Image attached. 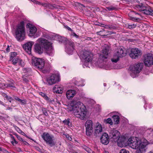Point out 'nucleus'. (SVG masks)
Instances as JSON below:
<instances>
[{
    "label": "nucleus",
    "mask_w": 153,
    "mask_h": 153,
    "mask_svg": "<svg viewBox=\"0 0 153 153\" xmlns=\"http://www.w3.org/2000/svg\"><path fill=\"white\" fill-rule=\"evenodd\" d=\"M104 121L106 123H108L111 125H112L113 124V122L112 120L110 118H108L107 119L104 120Z\"/></svg>",
    "instance_id": "obj_33"
},
{
    "label": "nucleus",
    "mask_w": 153,
    "mask_h": 153,
    "mask_svg": "<svg viewBox=\"0 0 153 153\" xmlns=\"http://www.w3.org/2000/svg\"><path fill=\"white\" fill-rule=\"evenodd\" d=\"M12 62L14 65H16L17 63H18L19 59L18 57H15L13 59Z\"/></svg>",
    "instance_id": "obj_36"
},
{
    "label": "nucleus",
    "mask_w": 153,
    "mask_h": 153,
    "mask_svg": "<svg viewBox=\"0 0 153 153\" xmlns=\"http://www.w3.org/2000/svg\"><path fill=\"white\" fill-rule=\"evenodd\" d=\"M106 8L109 11L113 10H115L116 9V8L115 7H113L112 6H110L109 7H107Z\"/></svg>",
    "instance_id": "obj_39"
},
{
    "label": "nucleus",
    "mask_w": 153,
    "mask_h": 153,
    "mask_svg": "<svg viewBox=\"0 0 153 153\" xmlns=\"http://www.w3.org/2000/svg\"><path fill=\"white\" fill-rule=\"evenodd\" d=\"M120 58L119 56L117 53H115L114 54L113 57L111 58V60L113 62L116 63L119 60Z\"/></svg>",
    "instance_id": "obj_24"
},
{
    "label": "nucleus",
    "mask_w": 153,
    "mask_h": 153,
    "mask_svg": "<svg viewBox=\"0 0 153 153\" xmlns=\"http://www.w3.org/2000/svg\"><path fill=\"white\" fill-rule=\"evenodd\" d=\"M6 99L8 100H13V98L11 97L8 96H7V97L6 98Z\"/></svg>",
    "instance_id": "obj_56"
},
{
    "label": "nucleus",
    "mask_w": 153,
    "mask_h": 153,
    "mask_svg": "<svg viewBox=\"0 0 153 153\" xmlns=\"http://www.w3.org/2000/svg\"><path fill=\"white\" fill-rule=\"evenodd\" d=\"M130 146L133 149H138L139 148H144L145 145L143 143L137 140L129 141L128 143Z\"/></svg>",
    "instance_id": "obj_8"
},
{
    "label": "nucleus",
    "mask_w": 153,
    "mask_h": 153,
    "mask_svg": "<svg viewBox=\"0 0 153 153\" xmlns=\"http://www.w3.org/2000/svg\"><path fill=\"white\" fill-rule=\"evenodd\" d=\"M142 54L141 51L137 48H133L131 49L129 56L132 59H137L140 57Z\"/></svg>",
    "instance_id": "obj_12"
},
{
    "label": "nucleus",
    "mask_w": 153,
    "mask_h": 153,
    "mask_svg": "<svg viewBox=\"0 0 153 153\" xmlns=\"http://www.w3.org/2000/svg\"><path fill=\"white\" fill-rule=\"evenodd\" d=\"M136 25L135 24H133L132 25H128V27L130 29H132L135 28L136 26Z\"/></svg>",
    "instance_id": "obj_41"
},
{
    "label": "nucleus",
    "mask_w": 153,
    "mask_h": 153,
    "mask_svg": "<svg viewBox=\"0 0 153 153\" xmlns=\"http://www.w3.org/2000/svg\"><path fill=\"white\" fill-rule=\"evenodd\" d=\"M18 143V142L16 141L15 138H13V140L11 141V143L14 146L15 145V144H17Z\"/></svg>",
    "instance_id": "obj_47"
},
{
    "label": "nucleus",
    "mask_w": 153,
    "mask_h": 153,
    "mask_svg": "<svg viewBox=\"0 0 153 153\" xmlns=\"http://www.w3.org/2000/svg\"><path fill=\"white\" fill-rule=\"evenodd\" d=\"M99 25L101 27H104L105 28V25L102 24H101L100 25Z\"/></svg>",
    "instance_id": "obj_61"
},
{
    "label": "nucleus",
    "mask_w": 153,
    "mask_h": 153,
    "mask_svg": "<svg viewBox=\"0 0 153 153\" xmlns=\"http://www.w3.org/2000/svg\"><path fill=\"white\" fill-rule=\"evenodd\" d=\"M45 3H41V2H39V1H36L35 4H37L39 5H42L43 7H44Z\"/></svg>",
    "instance_id": "obj_46"
},
{
    "label": "nucleus",
    "mask_w": 153,
    "mask_h": 153,
    "mask_svg": "<svg viewBox=\"0 0 153 153\" xmlns=\"http://www.w3.org/2000/svg\"><path fill=\"white\" fill-rule=\"evenodd\" d=\"M136 0V1L139 4H136V8L138 10V9L137 8V5L140 4H144V5H145V6H146L145 4H142L141 2H140V1H141V0Z\"/></svg>",
    "instance_id": "obj_48"
},
{
    "label": "nucleus",
    "mask_w": 153,
    "mask_h": 153,
    "mask_svg": "<svg viewBox=\"0 0 153 153\" xmlns=\"http://www.w3.org/2000/svg\"><path fill=\"white\" fill-rule=\"evenodd\" d=\"M22 142L25 145H27V144L28 145H29V144L28 143H27L26 141H24V140H23V141Z\"/></svg>",
    "instance_id": "obj_63"
},
{
    "label": "nucleus",
    "mask_w": 153,
    "mask_h": 153,
    "mask_svg": "<svg viewBox=\"0 0 153 153\" xmlns=\"http://www.w3.org/2000/svg\"><path fill=\"white\" fill-rule=\"evenodd\" d=\"M48 102L51 101L50 100V99L48 97L47 95L45 94L44 96L43 97Z\"/></svg>",
    "instance_id": "obj_49"
},
{
    "label": "nucleus",
    "mask_w": 153,
    "mask_h": 153,
    "mask_svg": "<svg viewBox=\"0 0 153 153\" xmlns=\"http://www.w3.org/2000/svg\"><path fill=\"white\" fill-rule=\"evenodd\" d=\"M83 149L86 151V150H87V148H88V147H87V146H84L83 147Z\"/></svg>",
    "instance_id": "obj_64"
},
{
    "label": "nucleus",
    "mask_w": 153,
    "mask_h": 153,
    "mask_svg": "<svg viewBox=\"0 0 153 153\" xmlns=\"http://www.w3.org/2000/svg\"><path fill=\"white\" fill-rule=\"evenodd\" d=\"M43 113L46 116H47L48 115V113L46 110H45L44 111H43Z\"/></svg>",
    "instance_id": "obj_59"
},
{
    "label": "nucleus",
    "mask_w": 153,
    "mask_h": 153,
    "mask_svg": "<svg viewBox=\"0 0 153 153\" xmlns=\"http://www.w3.org/2000/svg\"><path fill=\"white\" fill-rule=\"evenodd\" d=\"M93 123L91 120H88L86 122L85 125L86 128H93Z\"/></svg>",
    "instance_id": "obj_27"
},
{
    "label": "nucleus",
    "mask_w": 153,
    "mask_h": 153,
    "mask_svg": "<svg viewBox=\"0 0 153 153\" xmlns=\"http://www.w3.org/2000/svg\"><path fill=\"white\" fill-rule=\"evenodd\" d=\"M14 134L16 136L17 138L19 140L22 142L24 140H23V139L22 137H21L20 136L18 135L16 133H14Z\"/></svg>",
    "instance_id": "obj_42"
},
{
    "label": "nucleus",
    "mask_w": 153,
    "mask_h": 153,
    "mask_svg": "<svg viewBox=\"0 0 153 153\" xmlns=\"http://www.w3.org/2000/svg\"><path fill=\"white\" fill-rule=\"evenodd\" d=\"M33 44V42H27L23 45V48L24 49L29 55L31 53L32 47Z\"/></svg>",
    "instance_id": "obj_17"
},
{
    "label": "nucleus",
    "mask_w": 153,
    "mask_h": 153,
    "mask_svg": "<svg viewBox=\"0 0 153 153\" xmlns=\"http://www.w3.org/2000/svg\"><path fill=\"white\" fill-rule=\"evenodd\" d=\"M16 38L19 41H22L25 39V30L24 22H21L17 26L15 31Z\"/></svg>",
    "instance_id": "obj_2"
},
{
    "label": "nucleus",
    "mask_w": 153,
    "mask_h": 153,
    "mask_svg": "<svg viewBox=\"0 0 153 153\" xmlns=\"http://www.w3.org/2000/svg\"><path fill=\"white\" fill-rule=\"evenodd\" d=\"M59 76L56 74H52L47 79V82L50 85H53L59 81Z\"/></svg>",
    "instance_id": "obj_14"
},
{
    "label": "nucleus",
    "mask_w": 153,
    "mask_h": 153,
    "mask_svg": "<svg viewBox=\"0 0 153 153\" xmlns=\"http://www.w3.org/2000/svg\"><path fill=\"white\" fill-rule=\"evenodd\" d=\"M65 27L68 30L70 31H72V30L71 29V28H70V27H69L68 26L66 25L65 26Z\"/></svg>",
    "instance_id": "obj_55"
},
{
    "label": "nucleus",
    "mask_w": 153,
    "mask_h": 153,
    "mask_svg": "<svg viewBox=\"0 0 153 153\" xmlns=\"http://www.w3.org/2000/svg\"><path fill=\"white\" fill-rule=\"evenodd\" d=\"M63 122L64 125H68L69 126L71 127L72 126L71 123L69 119H65L63 121Z\"/></svg>",
    "instance_id": "obj_31"
},
{
    "label": "nucleus",
    "mask_w": 153,
    "mask_h": 153,
    "mask_svg": "<svg viewBox=\"0 0 153 153\" xmlns=\"http://www.w3.org/2000/svg\"><path fill=\"white\" fill-rule=\"evenodd\" d=\"M143 64L142 63L135 64L133 66H131L130 69L131 71V76L134 78L136 76L137 74L139 73L143 68Z\"/></svg>",
    "instance_id": "obj_6"
},
{
    "label": "nucleus",
    "mask_w": 153,
    "mask_h": 153,
    "mask_svg": "<svg viewBox=\"0 0 153 153\" xmlns=\"http://www.w3.org/2000/svg\"><path fill=\"white\" fill-rule=\"evenodd\" d=\"M22 78L23 82L25 83H27L31 80V78L29 77L28 74H23Z\"/></svg>",
    "instance_id": "obj_26"
},
{
    "label": "nucleus",
    "mask_w": 153,
    "mask_h": 153,
    "mask_svg": "<svg viewBox=\"0 0 153 153\" xmlns=\"http://www.w3.org/2000/svg\"><path fill=\"white\" fill-rule=\"evenodd\" d=\"M0 104L1 105L5 106V104L2 101H1L0 100Z\"/></svg>",
    "instance_id": "obj_60"
},
{
    "label": "nucleus",
    "mask_w": 153,
    "mask_h": 153,
    "mask_svg": "<svg viewBox=\"0 0 153 153\" xmlns=\"http://www.w3.org/2000/svg\"><path fill=\"white\" fill-rule=\"evenodd\" d=\"M120 153H130L129 151L125 149H122L120 151Z\"/></svg>",
    "instance_id": "obj_43"
},
{
    "label": "nucleus",
    "mask_w": 153,
    "mask_h": 153,
    "mask_svg": "<svg viewBox=\"0 0 153 153\" xmlns=\"http://www.w3.org/2000/svg\"><path fill=\"white\" fill-rule=\"evenodd\" d=\"M86 128V134L88 136H91L93 131V128Z\"/></svg>",
    "instance_id": "obj_32"
},
{
    "label": "nucleus",
    "mask_w": 153,
    "mask_h": 153,
    "mask_svg": "<svg viewBox=\"0 0 153 153\" xmlns=\"http://www.w3.org/2000/svg\"><path fill=\"white\" fill-rule=\"evenodd\" d=\"M72 35L73 36H75L76 38H78L79 37V36L76 35V34L75 33H74Z\"/></svg>",
    "instance_id": "obj_54"
},
{
    "label": "nucleus",
    "mask_w": 153,
    "mask_h": 153,
    "mask_svg": "<svg viewBox=\"0 0 153 153\" xmlns=\"http://www.w3.org/2000/svg\"><path fill=\"white\" fill-rule=\"evenodd\" d=\"M105 28L107 29L111 30L112 29H114V27H112L111 26L109 25H105Z\"/></svg>",
    "instance_id": "obj_44"
},
{
    "label": "nucleus",
    "mask_w": 153,
    "mask_h": 153,
    "mask_svg": "<svg viewBox=\"0 0 153 153\" xmlns=\"http://www.w3.org/2000/svg\"><path fill=\"white\" fill-rule=\"evenodd\" d=\"M44 7H48L51 9H53L58 8L54 4H52L49 3H45Z\"/></svg>",
    "instance_id": "obj_25"
},
{
    "label": "nucleus",
    "mask_w": 153,
    "mask_h": 153,
    "mask_svg": "<svg viewBox=\"0 0 153 153\" xmlns=\"http://www.w3.org/2000/svg\"><path fill=\"white\" fill-rule=\"evenodd\" d=\"M17 150L19 152H20L22 151V150L20 148H17Z\"/></svg>",
    "instance_id": "obj_62"
},
{
    "label": "nucleus",
    "mask_w": 153,
    "mask_h": 153,
    "mask_svg": "<svg viewBox=\"0 0 153 153\" xmlns=\"http://www.w3.org/2000/svg\"><path fill=\"white\" fill-rule=\"evenodd\" d=\"M23 73L25 75H28L31 71V69L30 68H23Z\"/></svg>",
    "instance_id": "obj_29"
},
{
    "label": "nucleus",
    "mask_w": 153,
    "mask_h": 153,
    "mask_svg": "<svg viewBox=\"0 0 153 153\" xmlns=\"http://www.w3.org/2000/svg\"><path fill=\"white\" fill-rule=\"evenodd\" d=\"M62 136L64 138H66L70 141H71L72 140V138L71 137L69 136L68 134L64 133L63 134Z\"/></svg>",
    "instance_id": "obj_34"
},
{
    "label": "nucleus",
    "mask_w": 153,
    "mask_h": 153,
    "mask_svg": "<svg viewBox=\"0 0 153 153\" xmlns=\"http://www.w3.org/2000/svg\"><path fill=\"white\" fill-rule=\"evenodd\" d=\"M72 111L76 117L83 120L86 114L85 105L79 101L73 100L71 102Z\"/></svg>",
    "instance_id": "obj_1"
},
{
    "label": "nucleus",
    "mask_w": 153,
    "mask_h": 153,
    "mask_svg": "<svg viewBox=\"0 0 153 153\" xmlns=\"http://www.w3.org/2000/svg\"><path fill=\"white\" fill-rule=\"evenodd\" d=\"M86 151L88 153H94V152H93L90 148L88 147V148H87V149L86 150Z\"/></svg>",
    "instance_id": "obj_50"
},
{
    "label": "nucleus",
    "mask_w": 153,
    "mask_h": 153,
    "mask_svg": "<svg viewBox=\"0 0 153 153\" xmlns=\"http://www.w3.org/2000/svg\"><path fill=\"white\" fill-rule=\"evenodd\" d=\"M65 51L69 54H72L74 49V43L70 41H66L65 46Z\"/></svg>",
    "instance_id": "obj_13"
},
{
    "label": "nucleus",
    "mask_w": 153,
    "mask_h": 153,
    "mask_svg": "<svg viewBox=\"0 0 153 153\" xmlns=\"http://www.w3.org/2000/svg\"><path fill=\"white\" fill-rule=\"evenodd\" d=\"M53 90L54 91L56 92V93L61 94L62 92L63 88L59 86L56 85L53 87Z\"/></svg>",
    "instance_id": "obj_23"
},
{
    "label": "nucleus",
    "mask_w": 153,
    "mask_h": 153,
    "mask_svg": "<svg viewBox=\"0 0 153 153\" xmlns=\"http://www.w3.org/2000/svg\"><path fill=\"white\" fill-rule=\"evenodd\" d=\"M26 27L29 29V35L31 36H33L37 31L36 27L30 23L27 24Z\"/></svg>",
    "instance_id": "obj_18"
},
{
    "label": "nucleus",
    "mask_w": 153,
    "mask_h": 153,
    "mask_svg": "<svg viewBox=\"0 0 153 153\" xmlns=\"http://www.w3.org/2000/svg\"><path fill=\"white\" fill-rule=\"evenodd\" d=\"M18 64L22 66H24L25 65L24 62L20 59H19Z\"/></svg>",
    "instance_id": "obj_40"
},
{
    "label": "nucleus",
    "mask_w": 153,
    "mask_h": 153,
    "mask_svg": "<svg viewBox=\"0 0 153 153\" xmlns=\"http://www.w3.org/2000/svg\"><path fill=\"white\" fill-rule=\"evenodd\" d=\"M55 39H56L59 42H62L63 40V37H62L60 36H55Z\"/></svg>",
    "instance_id": "obj_35"
},
{
    "label": "nucleus",
    "mask_w": 153,
    "mask_h": 153,
    "mask_svg": "<svg viewBox=\"0 0 153 153\" xmlns=\"http://www.w3.org/2000/svg\"><path fill=\"white\" fill-rule=\"evenodd\" d=\"M110 136L114 141H116L119 139L120 133L118 131L113 129L110 131Z\"/></svg>",
    "instance_id": "obj_16"
},
{
    "label": "nucleus",
    "mask_w": 153,
    "mask_h": 153,
    "mask_svg": "<svg viewBox=\"0 0 153 153\" xmlns=\"http://www.w3.org/2000/svg\"><path fill=\"white\" fill-rule=\"evenodd\" d=\"M144 63L146 66H150L153 65V55L151 54H147L144 58Z\"/></svg>",
    "instance_id": "obj_15"
},
{
    "label": "nucleus",
    "mask_w": 153,
    "mask_h": 153,
    "mask_svg": "<svg viewBox=\"0 0 153 153\" xmlns=\"http://www.w3.org/2000/svg\"><path fill=\"white\" fill-rule=\"evenodd\" d=\"M17 55L16 53L15 52H12L10 56V59L11 60H12L13 59L16 57V56Z\"/></svg>",
    "instance_id": "obj_38"
},
{
    "label": "nucleus",
    "mask_w": 153,
    "mask_h": 153,
    "mask_svg": "<svg viewBox=\"0 0 153 153\" xmlns=\"http://www.w3.org/2000/svg\"><path fill=\"white\" fill-rule=\"evenodd\" d=\"M76 93V91L74 90H68L66 93V97L68 99H71L74 96Z\"/></svg>",
    "instance_id": "obj_22"
},
{
    "label": "nucleus",
    "mask_w": 153,
    "mask_h": 153,
    "mask_svg": "<svg viewBox=\"0 0 153 153\" xmlns=\"http://www.w3.org/2000/svg\"><path fill=\"white\" fill-rule=\"evenodd\" d=\"M4 86H5L6 88H10L11 89H14L16 88L15 84L13 83H6L4 84Z\"/></svg>",
    "instance_id": "obj_30"
},
{
    "label": "nucleus",
    "mask_w": 153,
    "mask_h": 153,
    "mask_svg": "<svg viewBox=\"0 0 153 153\" xmlns=\"http://www.w3.org/2000/svg\"><path fill=\"white\" fill-rule=\"evenodd\" d=\"M137 7L138 10L143 13L153 16V10L150 8L148 6L140 4L137 5Z\"/></svg>",
    "instance_id": "obj_7"
},
{
    "label": "nucleus",
    "mask_w": 153,
    "mask_h": 153,
    "mask_svg": "<svg viewBox=\"0 0 153 153\" xmlns=\"http://www.w3.org/2000/svg\"><path fill=\"white\" fill-rule=\"evenodd\" d=\"M139 19L138 18L133 17L132 18V20L133 21H138Z\"/></svg>",
    "instance_id": "obj_57"
},
{
    "label": "nucleus",
    "mask_w": 153,
    "mask_h": 153,
    "mask_svg": "<svg viewBox=\"0 0 153 153\" xmlns=\"http://www.w3.org/2000/svg\"><path fill=\"white\" fill-rule=\"evenodd\" d=\"M144 148H139L137 150L136 153H143V152L144 151Z\"/></svg>",
    "instance_id": "obj_45"
},
{
    "label": "nucleus",
    "mask_w": 153,
    "mask_h": 153,
    "mask_svg": "<svg viewBox=\"0 0 153 153\" xmlns=\"http://www.w3.org/2000/svg\"><path fill=\"white\" fill-rule=\"evenodd\" d=\"M52 43L47 40L44 49L45 52L48 55L52 56L54 55V51L51 45Z\"/></svg>",
    "instance_id": "obj_9"
},
{
    "label": "nucleus",
    "mask_w": 153,
    "mask_h": 153,
    "mask_svg": "<svg viewBox=\"0 0 153 153\" xmlns=\"http://www.w3.org/2000/svg\"><path fill=\"white\" fill-rule=\"evenodd\" d=\"M116 53L120 58L125 56L126 54V52L125 49L121 47L118 49Z\"/></svg>",
    "instance_id": "obj_21"
},
{
    "label": "nucleus",
    "mask_w": 153,
    "mask_h": 153,
    "mask_svg": "<svg viewBox=\"0 0 153 153\" xmlns=\"http://www.w3.org/2000/svg\"><path fill=\"white\" fill-rule=\"evenodd\" d=\"M102 128L101 125L99 123H97L95 128L94 135L96 136H97L99 133L102 132Z\"/></svg>",
    "instance_id": "obj_20"
},
{
    "label": "nucleus",
    "mask_w": 153,
    "mask_h": 153,
    "mask_svg": "<svg viewBox=\"0 0 153 153\" xmlns=\"http://www.w3.org/2000/svg\"><path fill=\"white\" fill-rule=\"evenodd\" d=\"M101 143L103 144L107 145L109 141V138L108 134L106 133L103 134L100 138Z\"/></svg>",
    "instance_id": "obj_19"
},
{
    "label": "nucleus",
    "mask_w": 153,
    "mask_h": 153,
    "mask_svg": "<svg viewBox=\"0 0 153 153\" xmlns=\"http://www.w3.org/2000/svg\"><path fill=\"white\" fill-rule=\"evenodd\" d=\"M38 41L39 43L35 44L34 49L36 52L40 54L43 52L44 46L45 45L47 40L40 38L38 39Z\"/></svg>",
    "instance_id": "obj_4"
},
{
    "label": "nucleus",
    "mask_w": 153,
    "mask_h": 153,
    "mask_svg": "<svg viewBox=\"0 0 153 153\" xmlns=\"http://www.w3.org/2000/svg\"><path fill=\"white\" fill-rule=\"evenodd\" d=\"M41 136L46 144L52 147L55 145L56 142L55 141V137L53 135L48 133L44 132Z\"/></svg>",
    "instance_id": "obj_3"
},
{
    "label": "nucleus",
    "mask_w": 153,
    "mask_h": 153,
    "mask_svg": "<svg viewBox=\"0 0 153 153\" xmlns=\"http://www.w3.org/2000/svg\"><path fill=\"white\" fill-rule=\"evenodd\" d=\"M39 94L43 97L44 96L45 94L42 93V92H40L39 93Z\"/></svg>",
    "instance_id": "obj_58"
},
{
    "label": "nucleus",
    "mask_w": 153,
    "mask_h": 153,
    "mask_svg": "<svg viewBox=\"0 0 153 153\" xmlns=\"http://www.w3.org/2000/svg\"><path fill=\"white\" fill-rule=\"evenodd\" d=\"M82 82H81V81H76L74 83L76 85L78 86H82L84 85L83 84H82Z\"/></svg>",
    "instance_id": "obj_37"
},
{
    "label": "nucleus",
    "mask_w": 153,
    "mask_h": 153,
    "mask_svg": "<svg viewBox=\"0 0 153 153\" xmlns=\"http://www.w3.org/2000/svg\"><path fill=\"white\" fill-rule=\"evenodd\" d=\"M16 129L17 130V131H18V132L19 133H23V134H24V132H23V131H22L20 130L19 128H18V127L16 126Z\"/></svg>",
    "instance_id": "obj_51"
},
{
    "label": "nucleus",
    "mask_w": 153,
    "mask_h": 153,
    "mask_svg": "<svg viewBox=\"0 0 153 153\" xmlns=\"http://www.w3.org/2000/svg\"><path fill=\"white\" fill-rule=\"evenodd\" d=\"M1 94L4 97H5L6 98L7 97V95L4 93H1Z\"/></svg>",
    "instance_id": "obj_52"
},
{
    "label": "nucleus",
    "mask_w": 153,
    "mask_h": 153,
    "mask_svg": "<svg viewBox=\"0 0 153 153\" xmlns=\"http://www.w3.org/2000/svg\"><path fill=\"white\" fill-rule=\"evenodd\" d=\"M110 50V48L108 46H105L102 51L101 53L99 56V59L102 61H104L108 57V52Z\"/></svg>",
    "instance_id": "obj_11"
},
{
    "label": "nucleus",
    "mask_w": 153,
    "mask_h": 153,
    "mask_svg": "<svg viewBox=\"0 0 153 153\" xmlns=\"http://www.w3.org/2000/svg\"><path fill=\"white\" fill-rule=\"evenodd\" d=\"M32 64L39 69H42L43 68L45 63L44 60L36 58H33L32 59Z\"/></svg>",
    "instance_id": "obj_10"
},
{
    "label": "nucleus",
    "mask_w": 153,
    "mask_h": 153,
    "mask_svg": "<svg viewBox=\"0 0 153 153\" xmlns=\"http://www.w3.org/2000/svg\"><path fill=\"white\" fill-rule=\"evenodd\" d=\"M102 32V31H99V32H96V34H97V35H101V33ZM107 35H102V36H106Z\"/></svg>",
    "instance_id": "obj_53"
},
{
    "label": "nucleus",
    "mask_w": 153,
    "mask_h": 153,
    "mask_svg": "<svg viewBox=\"0 0 153 153\" xmlns=\"http://www.w3.org/2000/svg\"><path fill=\"white\" fill-rule=\"evenodd\" d=\"M112 118L114 124H118L119 123L120 117L117 115H114L112 117Z\"/></svg>",
    "instance_id": "obj_28"
},
{
    "label": "nucleus",
    "mask_w": 153,
    "mask_h": 153,
    "mask_svg": "<svg viewBox=\"0 0 153 153\" xmlns=\"http://www.w3.org/2000/svg\"><path fill=\"white\" fill-rule=\"evenodd\" d=\"M81 58L84 62L85 65L88 63H91L92 61L93 55L91 52L85 51H83L80 55Z\"/></svg>",
    "instance_id": "obj_5"
}]
</instances>
